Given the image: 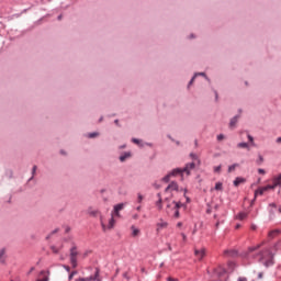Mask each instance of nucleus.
Masks as SVG:
<instances>
[{
    "label": "nucleus",
    "mask_w": 281,
    "mask_h": 281,
    "mask_svg": "<svg viewBox=\"0 0 281 281\" xmlns=\"http://www.w3.org/2000/svg\"><path fill=\"white\" fill-rule=\"evenodd\" d=\"M195 168V165L194 162H190V164H187L184 168H177V169H173L169 175H167L165 178H164V181L168 182L170 181V177H177V175H181L183 177V172H186V175L188 177H190V170H194Z\"/></svg>",
    "instance_id": "f257e3e1"
},
{
    "label": "nucleus",
    "mask_w": 281,
    "mask_h": 281,
    "mask_svg": "<svg viewBox=\"0 0 281 281\" xmlns=\"http://www.w3.org/2000/svg\"><path fill=\"white\" fill-rule=\"evenodd\" d=\"M257 256L259 258V261L263 262L266 267L273 265V254L269 248H266L265 250L260 251Z\"/></svg>",
    "instance_id": "f03ea898"
},
{
    "label": "nucleus",
    "mask_w": 281,
    "mask_h": 281,
    "mask_svg": "<svg viewBox=\"0 0 281 281\" xmlns=\"http://www.w3.org/2000/svg\"><path fill=\"white\" fill-rule=\"evenodd\" d=\"M180 207H181V203L173 201L170 204H167V214H172V212H173L175 218H179V209Z\"/></svg>",
    "instance_id": "7ed1b4c3"
},
{
    "label": "nucleus",
    "mask_w": 281,
    "mask_h": 281,
    "mask_svg": "<svg viewBox=\"0 0 281 281\" xmlns=\"http://www.w3.org/2000/svg\"><path fill=\"white\" fill-rule=\"evenodd\" d=\"M269 190H276V186L268 184L266 187H260L258 190L255 191L254 201H256V199H258V196H262V194H265V192H269Z\"/></svg>",
    "instance_id": "20e7f679"
},
{
    "label": "nucleus",
    "mask_w": 281,
    "mask_h": 281,
    "mask_svg": "<svg viewBox=\"0 0 281 281\" xmlns=\"http://www.w3.org/2000/svg\"><path fill=\"white\" fill-rule=\"evenodd\" d=\"M70 265H72V269L78 267V249L76 247L70 249Z\"/></svg>",
    "instance_id": "39448f33"
},
{
    "label": "nucleus",
    "mask_w": 281,
    "mask_h": 281,
    "mask_svg": "<svg viewBox=\"0 0 281 281\" xmlns=\"http://www.w3.org/2000/svg\"><path fill=\"white\" fill-rule=\"evenodd\" d=\"M115 214H111V218L109 221V225L106 226V224H104V221L101 217V226H102V231L106 232V229H113V227H115Z\"/></svg>",
    "instance_id": "423d86ee"
},
{
    "label": "nucleus",
    "mask_w": 281,
    "mask_h": 281,
    "mask_svg": "<svg viewBox=\"0 0 281 281\" xmlns=\"http://www.w3.org/2000/svg\"><path fill=\"white\" fill-rule=\"evenodd\" d=\"M178 191H179V184L177 182H171L165 189V194H171L170 199H172V192H178Z\"/></svg>",
    "instance_id": "0eeeda50"
},
{
    "label": "nucleus",
    "mask_w": 281,
    "mask_h": 281,
    "mask_svg": "<svg viewBox=\"0 0 281 281\" xmlns=\"http://www.w3.org/2000/svg\"><path fill=\"white\" fill-rule=\"evenodd\" d=\"M215 276H217V278H220V280L223 281L227 276V271L223 267H217L215 269Z\"/></svg>",
    "instance_id": "6e6552de"
},
{
    "label": "nucleus",
    "mask_w": 281,
    "mask_h": 281,
    "mask_svg": "<svg viewBox=\"0 0 281 281\" xmlns=\"http://www.w3.org/2000/svg\"><path fill=\"white\" fill-rule=\"evenodd\" d=\"M161 229H168V222L164 220H159V222L156 224V232L159 234Z\"/></svg>",
    "instance_id": "1a4fd4ad"
},
{
    "label": "nucleus",
    "mask_w": 281,
    "mask_h": 281,
    "mask_svg": "<svg viewBox=\"0 0 281 281\" xmlns=\"http://www.w3.org/2000/svg\"><path fill=\"white\" fill-rule=\"evenodd\" d=\"M99 276H100V271L97 270L93 277L79 278L76 281H95V280H98Z\"/></svg>",
    "instance_id": "9d476101"
},
{
    "label": "nucleus",
    "mask_w": 281,
    "mask_h": 281,
    "mask_svg": "<svg viewBox=\"0 0 281 281\" xmlns=\"http://www.w3.org/2000/svg\"><path fill=\"white\" fill-rule=\"evenodd\" d=\"M122 210H124V203L116 204L114 206L112 214H115L116 216L120 217V212H122Z\"/></svg>",
    "instance_id": "9b49d317"
},
{
    "label": "nucleus",
    "mask_w": 281,
    "mask_h": 281,
    "mask_svg": "<svg viewBox=\"0 0 281 281\" xmlns=\"http://www.w3.org/2000/svg\"><path fill=\"white\" fill-rule=\"evenodd\" d=\"M247 182V179L243 178V177H237L235 180H234V186L235 188H238V186H240L241 183H246Z\"/></svg>",
    "instance_id": "f8f14e48"
},
{
    "label": "nucleus",
    "mask_w": 281,
    "mask_h": 281,
    "mask_svg": "<svg viewBox=\"0 0 281 281\" xmlns=\"http://www.w3.org/2000/svg\"><path fill=\"white\" fill-rule=\"evenodd\" d=\"M262 245H265V241H262L261 244H258L256 246L249 247L248 252L254 254V251H258V249H260V247H262Z\"/></svg>",
    "instance_id": "ddd939ff"
},
{
    "label": "nucleus",
    "mask_w": 281,
    "mask_h": 281,
    "mask_svg": "<svg viewBox=\"0 0 281 281\" xmlns=\"http://www.w3.org/2000/svg\"><path fill=\"white\" fill-rule=\"evenodd\" d=\"M131 229H132L133 238H137V236H139V234H142V231H139V228H137L135 226H132Z\"/></svg>",
    "instance_id": "4468645a"
},
{
    "label": "nucleus",
    "mask_w": 281,
    "mask_h": 281,
    "mask_svg": "<svg viewBox=\"0 0 281 281\" xmlns=\"http://www.w3.org/2000/svg\"><path fill=\"white\" fill-rule=\"evenodd\" d=\"M195 256H196L198 260H203V258L205 256V249L195 250Z\"/></svg>",
    "instance_id": "2eb2a0df"
},
{
    "label": "nucleus",
    "mask_w": 281,
    "mask_h": 281,
    "mask_svg": "<svg viewBox=\"0 0 281 281\" xmlns=\"http://www.w3.org/2000/svg\"><path fill=\"white\" fill-rule=\"evenodd\" d=\"M88 214H89V216L95 217V216H98L100 214V211H98V210H95L93 207H89L88 209Z\"/></svg>",
    "instance_id": "dca6fc26"
},
{
    "label": "nucleus",
    "mask_w": 281,
    "mask_h": 281,
    "mask_svg": "<svg viewBox=\"0 0 281 281\" xmlns=\"http://www.w3.org/2000/svg\"><path fill=\"white\" fill-rule=\"evenodd\" d=\"M274 188H278V186H281V173L273 178L272 180Z\"/></svg>",
    "instance_id": "f3484780"
},
{
    "label": "nucleus",
    "mask_w": 281,
    "mask_h": 281,
    "mask_svg": "<svg viewBox=\"0 0 281 281\" xmlns=\"http://www.w3.org/2000/svg\"><path fill=\"white\" fill-rule=\"evenodd\" d=\"M238 117H240V116L236 115L235 117H233L231 120V122H229V127L231 128H234V126H236V124H238Z\"/></svg>",
    "instance_id": "a211bd4d"
},
{
    "label": "nucleus",
    "mask_w": 281,
    "mask_h": 281,
    "mask_svg": "<svg viewBox=\"0 0 281 281\" xmlns=\"http://www.w3.org/2000/svg\"><path fill=\"white\" fill-rule=\"evenodd\" d=\"M280 234L279 229L270 231L268 234V238H276Z\"/></svg>",
    "instance_id": "6ab92c4d"
},
{
    "label": "nucleus",
    "mask_w": 281,
    "mask_h": 281,
    "mask_svg": "<svg viewBox=\"0 0 281 281\" xmlns=\"http://www.w3.org/2000/svg\"><path fill=\"white\" fill-rule=\"evenodd\" d=\"M0 262L3 265L5 262V249H0Z\"/></svg>",
    "instance_id": "aec40b11"
},
{
    "label": "nucleus",
    "mask_w": 281,
    "mask_h": 281,
    "mask_svg": "<svg viewBox=\"0 0 281 281\" xmlns=\"http://www.w3.org/2000/svg\"><path fill=\"white\" fill-rule=\"evenodd\" d=\"M157 196H158V201H157L156 205H157L158 210H162L164 206L161 205V202H162L161 193H158Z\"/></svg>",
    "instance_id": "412c9836"
},
{
    "label": "nucleus",
    "mask_w": 281,
    "mask_h": 281,
    "mask_svg": "<svg viewBox=\"0 0 281 281\" xmlns=\"http://www.w3.org/2000/svg\"><path fill=\"white\" fill-rule=\"evenodd\" d=\"M131 157V153H125L124 155L120 156V161H125Z\"/></svg>",
    "instance_id": "4be33fe9"
},
{
    "label": "nucleus",
    "mask_w": 281,
    "mask_h": 281,
    "mask_svg": "<svg viewBox=\"0 0 281 281\" xmlns=\"http://www.w3.org/2000/svg\"><path fill=\"white\" fill-rule=\"evenodd\" d=\"M236 218H238V221H245V218H247V213H239Z\"/></svg>",
    "instance_id": "5701e85b"
},
{
    "label": "nucleus",
    "mask_w": 281,
    "mask_h": 281,
    "mask_svg": "<svg viewBox=\"0 0 281 281\" xmlns=\"http://www.w3.org/2000/svg\"><path fill=\"white\" fill-rule=\"evenodd\" d=\"M238 164H234L232 166L228 167V172H234V170H236V168H238Z\"/></svg>",
    "instance_id": "b1692460"
},
{
    "label": "nucleus",
    "mask_w": 281,
    "mask_h": 281,
    "mask_svg": "<svg viewBox=\"0 0 281 281\" xmlns=\"http://www.w3.org/2000/svg\"><path fill=\"white\" fill-rule=\"evenodd\" d=\"M237 148H249V144H247V143H239V144H237Z\"/></svg>",
    "instance_id": "393cba45"
},
{
    "label": "nucleus",
    "mask_w": 281,
    "mask_h": 281,
    "mask_svg": "<svg viewBox=\"0 0 281 281\" xmlns=\"http://www.w3.org/2000/svg\"><path fill=\"white\" fill-rule=\"evenodd\" d=\"M215 190H223V183L222 182H217L215 183Z\"/></svg>",
    "instance_id": "a878e982"
},
{
    "label": "nucleus",
    "mask_w": 281,
    "mask_h": 281,
    "mask_svg": "<svg viewBox=\"0 0 281 281\" xmlns=\"http://www.w3.org/2000/svg\"><path fill=\"white\" fill-rule=\"evenodd\" d=\"M195 76H205V72L195 74ZM195 76L190 80L189 86L192 85V82H194Z\"/></svg>",
    "instance_id": "bb28decb"
},
{
    "label": "nucleus",
    "mask_w": 281,
    "mask_h": 281,
    "mask_svg": "<svg viewBox=\"0 0 281 281\" xmlns=\"http://www.w3.org/2000/svg\"><path fill=\"white\" fill-rule=\"evenodd\" d=\"M143 201H144V195L138 193L137 203H142Z\"/></svg>",
    "instance_id": "cd10ccee"
},
{
    "label": "nucleus",
    "mask_w": 281,
    "mask_h": 281,
    "mask_svg": "<svg viewBox=\"0 0 281 281\" xmlns=\"http://www.w3.org/2000/svg\"><path fill=\"white\" fill-rule=\"evenodd\" d=\"M223 139H225V135L223 134L217 135V142H223Z\"/></svg>",
    "instance_id": "c85d7f7f"
},
{
    "label": "nucleus",
    "mask_w": 281,
    "mask_h": 281,
    "mask_svg": "<svg viewBox=\"0 0 281 281\" xmlns=\"http://www.w3.org/2000/svg\"><path fill=\"white\" fill-rule=\"evenodd\" d=\"M78 274V271H72L70 274H69V280H74V276H77Z\"/></svg>",
    "instance_id": "c756f323"
},
{
    "label": "nucleus",
    "mask_w": 281,
    "mask_h": 281,
    "mask_svg": "<svg viewBox=\"0 0 281 281\" xmlns=\"http://www.w3.org/2000/svg\"><path fill=\"white\" fill-rule=\"evenodd\" d=\"M265 161V158L261 156V155H259V159L257 160V164H262Z\"/></svg>",
    "instance_id": "7c9ffc66"
},
{
    "label": "nucleus",
    "mask_w": 281,
    "mask_h": 281,
    "mask_svg": "<svg viewBox=\"0 0 281 281\" xmlns=\"http://www.w3.org/2000/svg\"><path fill=\"white\" fill-rule=\"evenodd\" d=\"M53 254H58V248L56 246L50 247Z\"/></svg>",
    "instance_id": "2f4dec72"
},
{
    "label": "nucleus",
    "mask_w": 281,
    "mask_h": 281,
    "mask_svg": "<svg viewBox=\"0 0 281 281\" xmlns=\"http://www.w3.org/2000/svg\"><path fill=\"white\" fill-rule=\"evenodd\" d=\"M221 169H222V166L220 165V166H217V167H214V172H221Z\"/></svg>",
    "instance_id": "473e14b6"
},
{
    "label": "nucleus",
    "mask_w": 281,
    "mask_h": 281,
    "mask_svg": "<svg viewBox=\"0 0 281 281\" xmlns=\"http://www.w3.org/2000/svg\"><path fill=\"white\" fill-rule=\"evenodd\" d=\"M37 281H49V277L44 276L42 279H38Z\"/></svg>",
    "instance_id": "72a5a7b5"
},
{
    "label": "nucleus",
    "mask_w": 281,
    "mask_h": 281,
    "mask_svg": "<svg viewBox=\"0 0 281 281\" xmlns=\"http://www.w3.org/2000/svg\"><path fill=\"white\" fill-rule=\"evenodd\" d=\"M88 137H90V138L98 137V133H90V134L88 135Z\"/></svg>",
    "instance_id": "f704fd0d"
},
{
    "label": "nucleus",
    "mask_w": 281,
    "mask_h": 281,
    "mask_svg": "<svg viewBox=\"0 0 281 281\" xmlns=\"http://www.w3.org/2000/svg\"><path fill=\"white\" fill-rule=\"evenodd\" d=\"M181 237H182L183 243H186L188 240V236H186L183 233H181Z\"/></svg>",
    "instance_id": "c9c22d12"
},
{
    "label": "nucleus",
    "mask_w": 281,
    "mask_h": 281,
    "mask_svg": "<svg viewBox=\"0 0 281 281\" xmlns=\"http://www.w3.org/2000/svg\"><path fill=\"white\" fill-rule=\"evenodd\" d=\"M248 139H249V142L254 145V136L248 135Z\"/></svg>",
    "instance_id": "e433bc0d"
},
{
    "label": "nucleus",
    "mask_w": 281,
    "mask_h": 281,
    "mask_svg": "<svg viewBox=\"0 0 281 281\" xmlns=\"http://www.w3.org/2000/svg\"><path fill=\"white\" fill-rule=\"evenodd\" d=\"M237 281H248V280H247V278H245V277H239V278L237 279Z\"/></svg>",
    "instance_id": "4c0bfd02"
},
{
    "label": "nucleus",
    "mask_w": 281,
    "mask_h": 281,
    "mask_svg": "<svg viewBox=\"0 0 281 281\" xmlns=\"http://www.w3.org/2000/svg\"><path fill=\"white\" fill-rule=\"evenodd\" d=\"M263 276H265V274H263L262 272H259V273H258L259 280H262Z\"/></svg>",
    "instance_id": "58836bf2"
},
{
    "label": "nucleus",
    "mask_w": 281,
    "mask_h": 281,
    "mask_svg": "<svg viewBox=\"0 0 281 281\" xmlns=\"http://www.w3.org/2000/svg\"><path fill=\"white\" fill-rule=\"evenodd\" d=\"M132 142H133L134 144H139V139H137V138H133Z\"/></svg>",
    "instance_id": "ea45409f"
},
{
    "label": "nucleus",
    "mask_w": 281,
    "mask_h": 281,
    "mask_svg": "<svg viewBox=\"0 0 281 281\" xmlns=\"http://www.w3.org/2000/svg\"><path fill=\"white\" fill-rule=\"evenodd\" d=\"M259 175H265V169H258Z\"/></svg>",
    "instance_id": "a19ab883"
},
{
    "label": "nucleus",
    "mask_w": 281,
    "mask_h": 281,
    "mask_svg": "<svg viewBox=\"0 0 281 281\" xmlns=\"http://www.w3.org/2000/svg\"><path fill=\"white\" fill-rule=\"evenodd\" d=\"M133 218H134V221H137V218H139V215L138 214H134Z\"/></svg>",
    "instance_id": "79ce46f5"
},
{
    "label": "nucleus",
    "mask_w": 281,
    "mask_h": 281,
    "mask_svg": "<svg viewBox=\"0 0 281 281\" xmlns=\"http://www.w3.org/2000/svg\"><path fill=\"white\" fill-rule=\"evenodd\" d=\"M64 269H66V271H71V268H69V266H64Z\"/></svg>",
    "instance_id": "37998d69"
},
{
    "label": "nucleus",
    "mask_w": 281,
    "mask_h": 281,
    "mask_svg": "<svg viewBox=\"0 0 281 281\" xmlns=\"http://www.w3.org/2000/svg\"><path fill=\"white\" fill-rule=\"evenodd\" d=\"M33 175H36V166L33 167Z\"/></svg>",
    "instance_id": "c03bdc74"
},
{
    "label": "nucleus",
    "mask_w": 281,
    "mask_h": 281,
    "mask_svg": "<svg viewBox=\"0 0 281 281\" xmlns=\"http://www.w3.org/2000/svg\"><path fill=\"white\" fill-rule=\"evenodd\" d=\"M168 281H177V279L169 277Z\"/></svg>",
    "instance_id": "a18cd8bd"
},
{
    "label": "nucleus",
    "mask_w": 281,
    "mask_h": 281,
    "mask_svg": "<svg viewBox=\"0 0 281 281\" xmlns=\"http://www.w3.org/2000/svg\"><path fill=\"white\" fill-rule=\"evenodd\" d=\"M182 225H183V223L179 222V223L177 224V227H182Z\"/></svg>",
    "instance_id": "49530a36"
},
{
    "label": "nucleus",
    "mask_w": 281,
    "mask_h": 281,
    "mask_svg": "<svg viewBox=\"0 0 281 281\" xmlns=\"http://www.w3.org/2000/svg\"><path fill=\"white\" fill-rule=\"evenodd\" d=\"M277 144H281V137L277 138Z\"/></svg>",
    "instance_id": "de8ad7c7"
},
{
    "label": "nucleus",
    "mask_w": 281,
    "mask_h": 281,
    "mask_svg": "<svg viewBox=\"0 0 281 281\" xmlns=\"http://www.w3.org/2000/svg\"><path fill=\"white\" fill-rule=\"evenodd\" d=\"M228 265H229V267H234V266H235V263H234V262H229Z\"/></svg>",
    "instance_id": "09e8293b"
},
{
    "label": "nucleus",
    "mask_w": 281,
    "mask_h": 281,
    "mask_svg": "<svg viewBox=\"0 0 281 281\" xmlns=\"http://www.w3.org/2000/svg\"><path fill=\"white\" fill-rule=\"evenodd\" d=\"M191 157H192L193 159H196V156H195V155H193V154H191Z\"/></svg>",
    "instance_id": "8fccbe9b"
},
{
    "label": "nucleus",
    "mask_w": 281,
    "mask_h": 281,
    "mask_svg": "<svg viewBox=\"0 0 281 281\" xmlns=\"http://www.w3.org/2000/svg\"><path fill=\"white\" fill-rule=\"evenodd\" d=\"M136 210H137V212H139V210H142V206H137Z\"/></svg>",
    "instance_id": "3c124183"
},
{
    "label": "nucleus",
    "mask_w": 281,
    "mask_h": 281,
    "mask_svg": "<svg viewBox=\"0 0 281 281\" xmlns=\"http://www.w3.org/2000/svg\"><path fill=\"white\" fill-rule=\"evenodd\" d=\"M239 227H240V224H237V225H236V229H239Z\"/></svg>",
    "instance_id": "603ef678"
},
{
    "label": "nucleus",
    "mask_w": 281,
    "mask_h": 281,
    "mask_svg": "<svg viewBox=\"0 0 281 281\" xmlns=\"http://www.w3.org/2000/svg\"><path fill=\"white\" fill-rule=\"evenodd\" d=\"M251 229H256V225H252V226H251Z\"/></svg>",
    "instance_id": "864d4df0"
},
{
    "label": "nucleus",
    "mask_w": 281,
    "mask_h": 281,
    "mask_svg": "<svg viewBox=\"0 0 281 281\" xmlns=\"http://www.w3.org/2000/svg\"><path fill=\"white\" fill-rule=\"evenodd\" d=\"M41 276H45V271H42V272H41Z\"/></svg>",
    "instance_id": "5fc2aeb1"
},
{
    "label": "nucleus",
    "mask_w": 281,
    "mask_h": 281,
    "mask_svg": "<svg viewBox=\"0 0 281 281\" xmlns=\"http://www.w3.org/2000/svg\"><path fill=\"white\" fill-rule=\"evenodd\" d=\"M60 19H63V15H59V16H58V20H59V21H60Z\"/></svg>",
    "instance_id": "6e6d98bb"
},
{
    "label": "nucleus",
    "mask_w": 281,
    "mask_h": 281,
    "mask_svg": "<svg viewBox=\"0 0 281 281\" xmlns=\"http://www.w3.org/2000/svg\"><path fill=\"white\" fill-rule=\"evenodd\" d=\"M114 122H115V124H119L120 121H119V120H115Z\"/></svg>",
    "instance_id": "4d7b16f0"
},
{
    "label": "nucleus",
    "mask_w": 281,
    "mask_h": 281,
    "mask_svg": "<svg viewBox=\"0 0 281 281\" xmlns=\"http://www.w3.org/2000/svg\"><path fill=\"white\" fill-rule=\"evenodd\" d=\"M224 254H229V251H228V250H225Z\"/></svg>",
    "instance_id": "13d9d810"
},
{
    "label": "nucleus",
    "mask_w": 281,
    "mask_h": 281,
    "mask_svg": "<svg viewBox=\"0 0 281 281\" xmlns=\"http://www.w3.org/2000/svg\"><path fill=\"white\" fill-rule=\"evenodd\" d=\"M279 212L281 213V207L279 209Z\"/></svg>",
    "instance_id": "bf43d9fd"
},
{
    "label": "nucleus",
    "mask_w": 281,
    "mask_h": 281,
    "mask_svg": "<svg viewBox=\"0 0 281 281\" xmlns=\"http://www.w3.org/2000/svg\"><path fill=\"white\" fill-rule=\"evenodd\" d=\"M216 227H218V223H216Z\"/></svg>",
    "instance_id": "052dcab7"
}]
</instances>
